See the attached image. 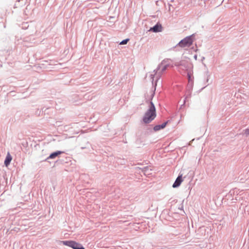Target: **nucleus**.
<instances>
[{"instance_id":"f257e3e1","label":"nucleus","mask_w":249,"mask_h":249,"mask_svg":"<svg viewBox=\"0 0 249 249\" xmlns=\"http://www.w3.org/2000/svg\"><path fill=\"white\" fill-rule=\"evenodd\" d=\"M156 116V109L152 102L150 103L149 109L145 113L142 121L145 124H148L153 120Z\"/></svg>"},{"instance_id":"f03ea898","label":"nucleus","mask_w":249,"mask_h":249,"mask_svg":"<svg viewBox=\"0 0 249 249\" xmlns=\"http://www.w3.org/2000/svg\"><path fill=\"white\" fill-rule=\"evenodd\" d=\"M61 243L64 245L69 246L73 249H85L81 244L74 241H62Z\"/></svg>"},{"instance_id":"7ed1b4c3","label":"nucleus","mask_w":249,"mask_h":249,"mask_svg":"<svg viewBox=\"0 0 249 249\" xmlns=\"http://www.w3.org/2000/svg\"><path fill=\"white\" fill-rule=\"evenodd\" d=\"M193 43V39L191 36H187L181 40L179 43L178 46L184 48L186 47L190 46Z\"/></svg>"},{"instance_id":"20e7f679","label":"nucleus","mask_w":249,"mask_h":249,"mask_svg":"<svg viewBox=\"0 0 249 249\" xmlns=\"http://www.w3.org/2000/svg\"><path fill=\"white\" fill-rule=\"evenodd\" d=\"M193 65L192 63H188L186 70L187 71V77L189 82L193 81Z\"/></svg>"},{"instance_id":"39448f33","label":"nucleus","mask_w":249,"mask_h":249,"mask_svg":"<svg viewBox=\"0 0 249 249\" xmlns=\"http://www.w3.org/2000/svg\"><path fill=\"white\" fill-rule=\"evenodd\" d=\"M182 181L183 179L182 178V175H180L178 176V177L177 178L176 180H175V182L173 185V187L177 188L181 184Z\"/></svg>"},{"instance_id":"423d86ee","label":"nucleus","mask_w":249,"mask_h":249,"mask_svg":"<svg viewBox=\"0 0 249 249\" xmlns=\"http://www.w3.org/2000/svg\"><path fill=\"white\" fill-rule=\"evenodd\" d=\"M162 30V26L160 24H157L153 27L151 28L149 31H152L154 32H159Z\"/></svg>"},{"instance_id":"0eeeda50","label":"nucleus","mask_w":249,"mask_h":249,"mask_svg":"<svg viewBox=\"0 0 249 249\" xmlns=\"http://www.w3.org/2000/svg\"><path fill=\"white\" fill-rule=\"evenodd\" d=\"M12 160V157L11 155H10V154L9 152H8V153L6 155L5 160H4V164L7 167L10 164V162Z\"/></svg>"},{"instance_id":"6e6552de","label":"nucleus","mask_w":249,"mask_h":249,"mask_svg":"<svg viewBox=\"0 0 249 249\" xmlns=\"http://www.w3.org/2000/svg\"><path fill=\"white\" fill-rule=\"evenodd\" d=\"M167 124V122H165L161 125H157L155 126H154V130L155 131H157L160 130L161 129H163L166 126Z\"/></svg>"},{"instance_id":"1a4fd4ad","label":"nucleus","mask_w":249,"mask_h":249,"mask_svg":"<svg viewBox=\"0 0 249 249\" xmlns=\"http://www.w3.org/2000/svg\"><path fill=\"white\" fill-rule=\"evenodd\" d=\"M63 152L62 151H58L55 152H53L52 153L50 156L49 157V159H54L56 156H58L59 155L63 153Z\"/></svg>"},{"instance_id":"9d476101","label":"nucleus","mask_w":249,"mask_h":249,"mask_svg":"<svg viewBox=\"0 0 249 249\" xmlns=\"http://www.w3.org/2000/svg\"><path fill=\"white\" fill-rule=\"evenodd\" d=\"M188 63H191V62H190V61L187 60H182L179 62V65L183 67L186 69V67L187 66Z\"/></svg>"},{"instance_id":"9b49d317","label":"nucleus","mask_w":249,"mask_h":249,"mask_svg":"<svg viewBox=\"0 0 249 249\" xmlns=\"http://www.w3.org/2000/svg\"><path fill=\"white\" fill-rule=\"evenodd\" d=\"M129 40V39L127 38V39H125L124 40H123L122 41H121L120 43V45H124V44H127V43L128 42V41Z\"/></svg>"},{"instance_id":"f8f14e48","label":"nucleus","mask_w":249,"mask_h":249,"mask_svg":"<svg viewBox=\"0 0 249 249\" xmlns=\"http://www.w3.org/2000/svg\"><path fill=\"white\" fill-rule=\"evenodd\" d=\"M245 133L246 135H249V128L246 129Z\"/></svg>"},{"instance_id":"ddd939ff","label":"nucleus","mask_w":249,"mask_h":249,"mask_svg":"<svg viewBox=\"0 0 249 249\" xmlns=\"http://www.w3.org/2000/svg\"><path fill=\"white\" fill-rule=\"evenodd\" d=\"M166 69V66H164V67L163 68V69H162V71H164Z\"/></svg>"},{"instance_id":"4468645a","label":"nucleus","mask_w":249,"mask_h":249,"mask_svg":"<svg viewBox=\"0 0 249 249\" xmlns=\"http://www.w3.org/2000/svg\"><path fill=\"white\" fill-rule=\"evenodd\" d=\"M195 58L196 59V55L195 56Z\"/></svg>"}]
</instances>
